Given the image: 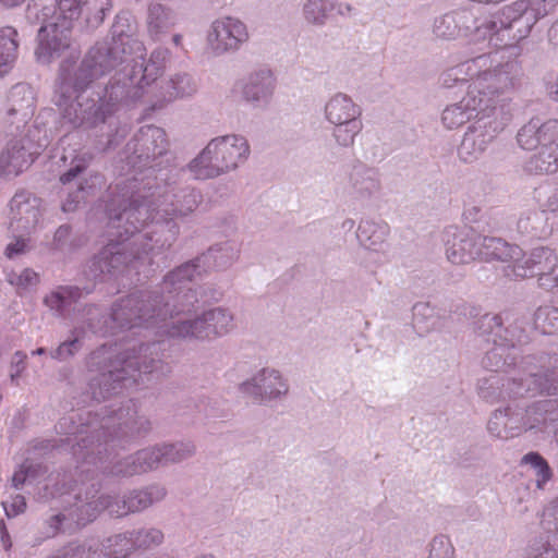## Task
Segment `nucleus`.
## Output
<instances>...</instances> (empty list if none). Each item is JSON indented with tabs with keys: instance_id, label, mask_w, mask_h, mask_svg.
Instances as JSON below:
<instances>
[{
	"instance_id": "51",
	"label": "nucleus",
	"mask_w": 558,
	"mask_h": 558,
	"mask_svg": "<svg viewBox=\"0 0 558 558\" xmlns=\"http://www.w3.org/2000/svg\"><path fill=\"white\" fill-rule=\"evenodd\" d=\"M502 12L507 20L509 21L508 26H512V24H524L525 35L531 32L532 15L530 10V0H518L513 2L511 5L504 8Z\"/></svg>"
},
{
	"instance_id": "55",
	"label": "nucleus",
	"mask_w": 558,
	"mask_h": 558,
	"mask_svg": "<svg viewBox=\"0 0 558 558\" xmlns=\"http://www.w3.org/2000/svg\"><path fill=\"white\" fill-rule=\"evenodd\" d=\"M206 317L208 327L211 329V338L227 333L232 327L233 316L226 308L216 307L206 311Z\"/></svg>"
},
{
	"instance_id": "62",
	"label": "nucleus",
	"mask_w": 558,
	"mask_h": 558,
	"mask_svg": "<svg viewBox=\"0 0 558 558\" xmlns=\"http://www.w3.org/2000/svg\"><path fill=\"white\" fill-rule=\"evenodd\" d=\"M536 320L542 322L543 331L545 333L558 332V307L538 308L536 312Z\"/></svg>"
},
{
	"instance_id": "2",
	"label": "nucleus",
	"mask_w": 558,
	"mask_h": 558,
	"mask_svg": "<svg viewBox=\"0 0 558 558\" xmlns=\"http://www.w3.org/2000/svg\"><path fill=\"white\" fill-rule=\"evenodd\" d=\"M119 60L107 48H95L87 51L83 59L63 60L60 63L54 104L61 110L65 124L73 129L92 130L107 124L106 141H99L102 150L116 148L128 134L126 125L114 122L106 111L99 93L87 94V88L100 77L113 71Z\"/></svg>"
},
{
	"instance_id": "45",
	"label": "nucleus",
	"mask_w": 558,
	"mask_h": 558,
	"mask_svg": "<svg viewBox=\"0 0 558 558\" xmlns=\"http://www.w3.org/2000/svg\"><path fill=\"white\" fill-rule=\"evenodd\" d=\"M17 32L13 27L0 29V77L8 74L17 56L19 44L15 39Z\"/></svg>"
},
{
	"instance_id": "52",
	"label": "nucleus",
	"mask_w": 558,
	"mask_h": 558,
	"mask_svg": "<svg viewBox=\"0 0 558 558\" xmlns=\"http://www.w3.org/2000/svg\"><path fill=\"white\" fill-rule=\"evenodd\" d=\"M502 325V314H485L474 322V332L481 337H487V341H492L501 335Z\"/></svg>"
},
{
	"instance_id": "64",
	"label": "nucleus",
	"mask_w": 558,
	"mask_h": 558,
	"mask_svg": "<svg viewBox=\"0 0 558 558\" xmlns=\"http://www.w3.org/2000/svg\"><path fill=\"white\" fill-rule=\"evenodd\" d=\"M453 547L445 536H436L430 543V550L427 558H452Z\"/></svg>"
},
{
	"instance_id": "4",
	"label": "nucleus",
	"mask_w": 558,
	"mask_h": 558,
	"mask_svg": "<svg viewBox=\"0 0 558 558\" xmlns=\"http://www.w3.org/2000/svg\"><path fill=\"white\" fill-rule=\"evenodd\" d=\"M524 376L509 386L511 396L534 397L538 393L555 396L533 402L527 409V427L544 432L555 429L558 442V355L542 353L524 356L520 362Z\"/></svg>"
},
{
	"instance_id": "12",
	"label": "nucleus",
	"mask_w": 558,
	"mask_h": 558,
	"mask_svg": "<svg viewBox=\"0 0 558 558\" xmlns=\"http://www.w3.org/2000/svg\"><path fill=\"white\" fill-rule=\"evenodd\" d=\"M129 296H130V294L126 295L125 298L118 300L112 305L110 317H111L112 322H114L117 324L118 327L132 329L135 327L145 326L148 328V327L158 326L160 323H162L163 324L162 327H165L166 331L169 333V336L173 337V338H181V339H189V340H192V339L205 340V339L211 338V335H210L211 329H210V327H208V319L206 317V312H204L202 315L196 316L194 318L182 317V318H178L177 320H172V322L168 323V319H174L175 317H179L180 315L191 314L195 310V306L192 308L191 312H187V313H173V315H170L165 318L151 317L149 319H145V317L138 316V318L134 317V319H131L129 323L123 324L122 320L116 318L114 311L119 306V304L122 303L124 300H126Z\"/></svg>"
},
{
	"instance_id": "1",
	"label": "nucleus",
	"mask_w": 558,
	"mask_h": 558,
	"mask_svg": "<svg viewBox=\"0 0 558 558\" xmlns=\"http://www.w3.org/2000/svg\"><path fill=\"white\" fill-rule=\"evenodd\" d=\"M153 184L137 177L126 178L116 184L107 206L109 222L117 229L114 239L94 255L85 265L82 276L86 283L59 286L44 299L54 315L64 319L89 320L97 310L94 304H82L81 299L90 294L104 276L121 271L148 254H159L171 248L180 233L173 218L159 217L151 209L154 202L147 199Z\"/></svg>"
},
{
	"instance_id": "33",
	"label": "nucleus",
	"mask_w": 558,
	"mask_h": 558,
	"mask_svg": "<svg viewBox=\"0 0 558 558\" xmlns=\"http://www.w3.org/2000/svg\"><path fill=\"white\" fill-rule=\"evenodd\" d=\"M524 376V372L522 371V375L518 378H504L498 374H493L488 377H484L478 379L477 381V393L480 398L489 403H495L506 398H523V396H511L509 391V386L520 380Z\"/></svg>"
},
{
	"instance_id": "36",
	"label": "nucleus",
	"mask_w": 558,
	"mask_h": 558,
	"mask_svg": "<svg viewBox=\"0 0 558 558\" xmlns=\"http://www.w3.org/2000/svg\"><path fill=\"white\" fill-rule=\"evenodd\" d=\"M325 117L330 123L360 119L361 108L345 94L333 95L325 106Z\"/></svg>"
},
{
	"instance_id": "5",
	"label": "nucleus",
	"mask_w": 558,
	"mask_h": 558,
	"mask_svg": "<svg viewBox=\"0 0 558 558\" xmlns=\"http://www.w3.org/2000/svg\"><path fill=\"white\" fill-rule=\"evenodd\" d=\"M110 420L102 416L100 411L71 412L61 417L56 425V430L65 438L60 439L57 448L65 447L78 463L80 472L89 473L92 470L86 465H93L102 473L108 464L106 457L108 449L104 442V428H109Z\"/></svg>"
},
{
	"instance_id": "17",
	"label": "nucleus",
	"mask_w": 558,
	"mask_h": 558,
	"mask_svg": "<svg viewBox=\"0 0 558 558\" xmlns=\"http://www.w3.org/2000/svg\"><path fill=\"white\" fill-rule=\"evenodd\" d=\"M136 32L137 24L135 17L129 11H121L116 15L111 26V41L96 43L87 51L105 47L109 50L110 56L114 52L119 57V60L113 65V70H116L125 62L128 53L145 51L144 44L135 38Z\"/></svg>"
},
{
	"instance_id": "26",
	"label": "nucleus",
	"mask_w": 558,
	"mask_h": 558,
	"mask_svg": "<svg viewBox=\"0 0 558 558\" xmlns=\"http://www.w3.org/2000/svg\"><path fill=\"white\" fill-rule=\"evenodd\" d=\"M470 87L468 94L459 101L447 106L441 114V121L447 129H457L475 116L481 114L489 104L487 98H478Z\"/></svg>"
},
{
	"instance_id": "11",
	"label": "nucleus",
	"mask_w": 558,
	"mask_h": 558,
	"mask_svg": "<svg viewBox=\"0 0 558 558\" xmlns=\"http://www.w3.org/2000/svg\"><path fill=\"white\" fill-rule=\"evenodd\" d=\"M168 146L166 132L161 128L145 125L129 141L123 155L131 168L151 170L158 168V174H160L165 172L162 171V160L159 158L166 157L167 162L171 159Z\"/></svg>"
},
{
	"instance_id": "14",
	"label": "nucleus",
	"mask_w": 558,
	"mask_h": 558,
	"mask_svg": "<svg viewBox=\"0 0 558 558\" xmlns=\"http://www.w3.org/2000/svg\"><path fill=\"white\" fill-rule=\"evenodd\" d=\"M511 274L508 277L514 278H537L538 287L545 290H553L558 287V257L555 251L548 246L533 248L529 255L508 266Z\"/></svg>"
},
{
	"instance_id": "46",
	"label": "nucleus",
	"mask_w": 558,
	"mask_h": 558,
	"mask_svg": "<svg viewBox=\"0 0 558 558\" xmlns=\"http://www.w3.org/2000/svg\"><path fill=\"white\" fill-rule=\"evenodd\" d=\"M111 0H82L81 17L84 19L88 28L99 27L107 14L111 11Z\"/></svg>"
},
{
	"instance_id": "57",
	"label": "nucleus",
	"mask_w": 558,
	"mask_h": 558,
	"mask_svg": "<svg viewBox=\"0 0 558 558\" xmlns=\"http://www.w3.org/2000/svg\"><path fill=\"white\" fill-rule=\"evenodd\" d=\"M433 33L441 39H454L460 36L454 12L444 14L434 22Z\"/></svg>"
},
{
	"instance_id": "20",
	"label": "nucleus",
	"mask_w": 558,
	"mask_h": 558,
	"mask_svg": "<svg viewBox=\"0 0 558 558\" xmlns=\"http://www.w3.org/2000/svg\"><path fill=\"white\" fill-rule=\"evenodd\" d=\"M239 390L258 403H268L286 396L289 386L278 371L263 368L252 378L241 383Z\"/></svg>"
},
{
	"instance_id": "42",
	"label": "nucleus",
	"mask_w": 558,
	"mask_h": 558,
	"mask_svg": "<svg viewBox=\"0 0 558 558\" xmlns=\"http://www.w3.org/2000/svg\"><path fill=\"white\" fill-rule=\"evenodd\" d=\"M493 347L485 352L482 359V365L487 371L498 373L505 371L507 367L515 365L514 351L509 349L505 343L499 342L497 339H492Z\"/></svg>"
},
{
	"instance_id": "34",
	"label": "nucleus",
	"mask_w": 558,
	"mask_h": 558,
	"mask_svg": "<svg viewBox=\"0 0 558 558\" xmlns=\"http://www.w3.org/2000/svg\"><path fill=\"white\" fill-rule=\"evenodd\" d=\"M521 255V250L517 245H511L507 243L501 238L487 236L481 234L480 241V259L489 262V260H500V262H509L519 258Z\"/></svg>"
},
{
	"instance_id": "43",
	"label": "nucleus",
	"mask_w": 558,
	"mask_h": 558,
	"mask_svg": "<svg viewBox=\"0 0 558 558\" xmlns=\"http://www.w3.org/2000/svg\"><path fill=\"white\" fill-rule=\"evenodd\" d=\"M504 325L498 341L505 343L512 351L517 345L527 342V335L524 320L511 313H504Z\"/></svg>"
},
{
	"instance_id": "18",
	"label": "nucleus",
	"mask_w": 558,
	"mask_h": 558,
	"mask_svg": "<svg viewBox=\"0 0 558 558\" xmlns=\"http://www.w3.org/2000/svg\"><path fill=\"white\" fill-rule=\"evenodd\" d=\"M144 94V85L137 84L126 66L109 80L102 93H99V98L112 119V114L120 107L135 104Z\"/></svg>"
},
{
	"instance_id": "40",
	"label": "nucleus",
	"mask_w": 558,
	"mask_h": 558,
	"mask_svg": "<svg viewBox=\"0 0 558 558\" xmlns=\"http://www.w3.org/2000/svg\"><path fill=\"white\" fill-rule=\"evenodd\" d=\"M197 90L195 80L189 73L174 74L165 86H161L160 102H168L175 98L190 97Z\"/></svg>"
},
{
	"instance_id": "50",
	"label": "nucleus",
	"mask_w": 558,
	"mask_h": 558,
	"mask_svg": "<svg viewBox=\"0 0 558 558\" xmlns=\"http://www.w3.org/2000/svg\"><path fill=\"white\" fill-rule=\"evenodd\" d=\"M104 546L113 558H129L136 551L130 530L105 538Z\"/></svg>"
},
{
	"instance_id": "54",
	"label": "nucleus",
	"mask_w": 558,
	"mask_h": 558,
	"mask_svg": "<svg viewBox=\"0 0 558 558\" xmlns=\"http://www.w3.org/2000/svg\"><path fill=\"white\" fill-rule=\"evenodd\" d=\"M26 20L32 25L45 26L49 22H58L56 16V3L49 1L46 4H38L34 1L33 4H28L26 9Z\"/></svg>"
},
{
	"instance_id": "56",
	"label": "nucleus",
	"mask_w": 558,
	"mask_h": 558,
	"mask_svg": "<svg viewBox=\"0 0 558 558\" xmlns=\"http://www.w3.org/2000/svg\"><path fill=\"white\" fill-rule=\"evenodd\" d=\"M78 502H76L70 510L69 517L77 524V525H86L88 522H92L97 517L98 505L95 500L86 497L85 500H82L78 496Z\"/></svg>"
},
{
	"instance_id": "47",
	"label": "nucleus",
	"mask_w": 558,
	"mask_h": 558,
	"mask_svg": "<svg viewBox=\"0 0 558 558\" xmlns=\"http://www.w3.org/2000/svg\"><path fill=\"white\" fill-rule=\"evenodd\" d=\"M336 9V0H307L303 5L305 21L315 26L326 24L328 15Z\"/></svg>"
},
{
	"instance_id": "7",
	"label": "nucleus",
	"mask_w": 558,
	"mask_h": 558,
	"mask_svg": "<svg viewBox=\"0 0 558 558\" xmlns=\"http://www.w3.org/2000/svg\"><path fill=\"white\" fill-rule=\"evenodd\" d=\"M196 453L194 442H159L109 462L102 474L114 478H130L157 470L159 466L181 463Z\"/></svg>"
},
{
	"instance_id": "13",
	"label": "nucleus",
	"mask_w": 558,
	"mask_h": 558,
	"mask_svg": "<svg viewBox=\"0 0 558 558\" xmlns=\"http://www.w3.org/2000/svg\"><path fill=\"white\" fill-rule=\"evenodd\" d=\"M102 416L110 420V427L104 428L102 432L107 448L109 440L130 442L137 437L148 435L153 429L150 420L138 413L137 407L132 400L118 408L114 405L104 407Z\"/></svg>"
},
{
	"instance_id": "30",
	"label": "nucleus",
	"mask_w": 558,
	"mask_h": 558,
	"mask_svg": "<svg viewBox=\"0 0 558 558\" xmlns=\"http://www.w3.org/2000/svg\"><path fill=\"white\" fill-rule=\"evenodd\" d=\"M144 52H136L140 60H134V63L128 69L137 84H142L146 88L163 73L170 52L167 48L158 47L150 53L147 61L144 58Z\"/></svg>"
},
{
	"instance_id": "38",
	"label": "nucleus",
	"mask_w": 558,
	"mask_h": 558,
	"mask_svg": "<svg viewBox=\"0 0 558 558\" xmlns=\"http://www.w3.org/2000/svg\"><path fill=\"white\" fill-rule=\"evenodd\" d=\"M8 113L20 114L24 120L33 116L35 95L33 88L26 83H17L11 87L8 95Z\"/></svg>"
},
{
	"instance_id": "39",
	"label": "nucleus",
	"mask_w": 558,
	"mask_h": 558,
	"mask_svg": "<svg viewBox=\"0 0 558 558\" xmlns=\"http://www.w3.org/2000/svg\"><path fill=\"white\" fill-rule=\"evenodd\" d=\"M518 231L531 239L546 238L551 233L548 225V215L545 210H527L523 213L518 222Z\"/></svg>"
},
{
	"instance_id": "3",
	"label": "nucleus",
	"mask_w": 558,
	"mask_h": 558,
	"mask_svg": "<svg viewBox=\"0 0 558 558\" xmlns=\"http://www.w3.org/2000/svg\"><path fill=\"white\" fill-rule=\"evenodd\" d=\"M240 254L239 245L226 241L211 245L196 257L168 271L156 290H137L130 294L114 311L117 319L129 323L134 317L165 318L173 313H187L197 302L195 290L186 284L202 279L211 270H225L233 265Z\"/></svg>"
},
{
	"instance_id": "61",
	"label": "nucleus",
	"mask_w": 558,
	"mask_h": 558,
	"mask_svg": "<svg viewBox=\"0 0 558 558\" xmlns=\"http://www.w3.org/2000/svg\"><path fill=\"white\" fill-rule=\"evenodd\" d=\"M454 15L460 36H470L472 34L476 36L480 19L474 16V14L469 10L456 11Z\"/></svg>"
},
{
	"instance_id": "10",
	"label": "nucleus",
	"mask_w": 558,
	"mask_h": 558,
	"mask_svg": "<svg viewBox=\"0 0 558 558\" xmlns=\"http://www.w3.org/2000/svg\"><path fill=\"white\" fill-rule=\"evenodd\" d=\"M86 367L89 372L98 373L88 383L89 393L96 401L109 399L124 388L134 386V379L129 375L128 367H124L119 355L112 357L104 347L88 355Z\"/></svg>"
},
{
	"instance_id": "31",
	"label": "nucleus",
	"mask_w": 558,
	"mask_h": 558,
	"mask_svg": "<svg viewBox=\"0 0 558 558\" xmlns=\"http://www.w3.org/2000/svg\"><path fill=\"white\" fill-rule=\"evenodd\" d=\"M527 409L523 415L514 412L510 408L496 410L488 421L487 428L489 433L498 438H513L521 433L530 430L527 427Z\"/></svg>"
},
{
	"instance_id": "44",
	"label": "nucleus",
	"mask_w": 558,
	"mask_h": 558,
	"mask_svg": "<svg viewBox=\"0 0 558 558\" xmlns=\"http://www.w3.org/2000/svg\"><path fill=\"white\" fill-rule=\"evenodd\" d=\"M538 151L533 155L529 162L527 169L535 173H554L558 170V145L556 138L546 146L537 147Z\"/></svg>"
},
{
	"instance_id": "22",
	"label": "nucleus",
	"mask_w": 558,
	"mask_h": 558,
	"mask_svg": "<svg viewBox=\"0 0 558 558\" xmlns=\"http://www.w3.org/2000/svg\"><path fill=\"white\" fill-rule=\"evenodd\" d=\"M71 29L69 22H49L48 25L38 29L37 59L43 63H49L52 59L59 58L70 47Z\"/></svg>"
},
{
	"instance_id": "37",
	"label": "nucleus",
	"mask_w": 558,
	"mask_h": 558,
	"mask_svg": "<svg viewBox=\"0 0 558 558\" xmlns=\"http://www.w3.org/2000/svg\"><path fill=\"white\" fill-rule=\"evenodd\" d=\"M389 234V226L383 220L362 219L359 223L356 238L362 246L379 251Z\"/></svg>"
},
{
	"instance_id": "15",
	"label": "nucleus",
	"mask_w": 558,
	"mask_h": 558,
	"mask_svg": "<svg viewBox=\"0 0 558 558\" xmlns=\"http://www.w3.org/2000/svg\"><path fill=\"white\" fill-rule=\"evenodd\" d=\"M167 345L165 340L154 341L142 343L137 348L118 354L124 367H128L129 375L133 377L134 385L138 383L142 375L163 376L170 372L166 361Z\"/></svg>"
},
{
	"instance_id": "28",
	"label": "nucleus",
	"mask_w": 558,
	"mask_h": 558,
	"mask_svg": "<svg viewBox=\"0 0 558 558\" xmlns=\"http://www.w3.org/2000/svg\"><path fill=\"white\" fill-rule=\"evenodd\" d=\"M481 233L473 228L458 230L447 241L446 254L452 264H469L480 259Z\"/></svg>"
},
{
	"instance_id": "6",
	"label": "nucleus",
	"mask_w": 558,
	"mask_h": 558,
	"mask_svg": "<svg viewBox=\"0 0 558 558\" xmlns=\"http://www.w3.org/2000/svg\"><path fill=\"white\" fill-rule=\"evenodd\" d=\"M184 173V168L172 167L154 178H137L144 183L150 181L153 184L150 192H146L148 198L141 199V203L147 204L153 201L151 209L157 211L159 217L173 218V221L194 213L202 203L203 195L195 187L182 184Z\"/></svg>"
},
{
	"instance_id": "60",
	"label": "nucleus",
	"mask_w": 558,
	"mask_h": 558,
	"mask_svg": "<svg viewBox=\"0 0 558 558\" xmlns=\"http://www.w3.org/2000/svg\"><path fill=\"white\" fill-rule=\"evenodd\" d=\"M83 348V342L78 337H73L61 342L58 348L50 351L53 360L66 361L73 357Z\"/></svg>"
},
{
	"instance_id": "24",
	"label": "nucleus",
	"mask_w": 558,
	"mask_h": 558,
	"mask_svg": "<svg viewBox=\"0 0 558 558\" xmlns=\"http://www.w3.org/2000/svg\"><path fill=\"white\" fill-rule=\"evenodd\" d=\"M167 489L157 483L129 490L123 498L116 504L117 509L112 505L110 512L117 517H124L129 513L144 511L156 502L165 499Z\"/></svg>"
},
{
	"instance_id": "8",
	"label": "nucleus",
	"mask_w": 558,
	"mask_h": 558,
	"mask_svg": "<svg viewBox=\"0 0 558 558\" xmlns=\"http://www.w3.org/2000/svg\"><path fill=\"white\" fill-rule=\"evenodd\" d=\"M250 155V145L242 135L230 134L209 141L187 169L196 180H208L235 170Z\"/></svg>"
},
{
	"instance_id": "53",
	"label": "nucleus",
	"mask_w": 558,
	"mask_h": 558,
	"mask_svg": "<svg viewBox=\"0 0 558 558\" xmlns=\"http://www.w3.org/2000/svg\"><path fill=\"white\" fill-rule=\"evenodd\" d=\"M333 125L332 136L336 143L341 147L353 146L356 135L363 129L361 119L333 123Z\"/></svg>"
},
{
	"instance_id": "59",
	"label": "nucleus",
	"mask_w": 558,
	"mask_h": 558,
	"mask_svg": "<svg viewBox=\"0 0 558 558\" xmlns=\"http://www.w3.org/2000/svg\"><path fill=\"white\" fill-rule=\"evenodd\" d=\"M488 461V451L485 447L471 446L460 454L458 463L462 468L482 466Z\"/></svg>"
},
{
	"instance_id": "32",
	"label": "nucleus",
	"mask_w": 558,
	"mask_h": 558,
	"mask_svg": "<svg viewBox=\"0 0 558 558\" xmlns=\"http://www.w3.org/2000/svg\"><path fill=\"white\" fill-rule=\"evenodd\" d=\"M177 22L175 12L159 2H150L147 7L146 29L150 39L158 41Z\"/></svg>"
},
{
	"instance_id": "49",
	"label": "nucleus",
	"mask_w": 558,
	"mask_h": 558,
	"mask_svg": "<svg viewBox=\"0 0 558 558\" xmlns=\"http://www.w3.org/2000/svg\"><path fill=\"white\" fill-rule=\"evenodd\" d=\"M135 550H149L159 546L163 542V533L161 530L153 526H143L130 530Z\"/></svg>"
},
{
	"instance_id": "21",
	"label": "nucleus",
	"mask_w": 558,
	"mask_h": 558,
	"mask_svg": "<svg viewBox=\"0 0 558 558\" xmlns=\"http://www.w3.org/2000/svg\"><path fill=\"white\" fill-rule=\"evenodd\" d=\"M41 199L29 192L21 191L10 201L9 230L11 233L31 234L41 216Z\"/></svg>"
},
{
	"instance_id": "9",
	"label": "nucleus",
	"mask_w": 558,
	"mask_h": 558,
	"mask_svg": "<svg viewBox=\"0 0 558 558\" xmlns=\"http://www.w3.org/2000/svg\"><path fill=\"white\" fill-rule=\"evenodd\" d=\"M512 113L506 107L485 108L468 126L458 147V155L464 162L477 160L511 121Z\"/></svg>"
},
{
	"instance_id": "63",
	"label": "nucleus",
	"mask_w": 558,
	"mask_h": 558,
	"mask_svg": "<svg viewBox=\"0 0 558 558\" xmlns=\"http://www.w3.org/2000/svg\"><path fill=\"white\" fill-rule=\"evenodd\" d=\"M558 5V0H530L532 26L541 19L553 13Z\"/></svg>"
},
{
	"instance_id": "48",
	"label": "nucleus",
	"mask_w": 558,
	"mask_h": 558,
	"mask_svg": "<svg viewBox=\"0 0 558 558\" xmlns=\"http://www.w3.org/2000/svg\"><path fill=\"white\" fill-rule=\"evenodd\" d=\"M521 464L530 466L535 475L536 487L543 489L553 478V469L547 460L537 451H530L521 458Z\"/></svg>"
},
{
	"instance_id": "19",
	"label": "nucleus",
	"mask_w": 558,
	"mask_h": 558,
	"mask_svg": "<svg viewBox=\"0 0 558 558\" xmlns=\"http://www.w3.org/2000/svg\"><path fill=\"white\" fill-rule=\"evenodd\" d=\"M248 32L246 25L239 19L226 16L213 22L207 40L216 54L228 51H236L242 44L247 41Z\"/></svg>"
},
{
	"instance_id": "35",
	"label": "nucleus",
	"mask_w": 558,
	"mask_h": 558,
	"mask_svg": "<svg viewBox=\"0 0 558 558\" xmlns=\"http://www.w3.org/2000/svg\"><path fill=\"white\" fill-rule=\"evenodd\" d=\"M487 60L488 57L482 54L448 69L440 77L442 86L451 88L457 84H465L470 80H476L478 77V69L486 65Z\"/></svg>"
},
{
	"instance_id": "29",
	"label": "nucleus",
	"mask_w": 558,
	"mask_h": 558,
	"mask_svg": "<svg viewBox=\"0 0 558 558\" xmlns=\"http://www.w3.org/2000/svg\"><path fill=\"white\" fill-rule=\"evenodd\" d=\"M558 136V120L549 119L542 121L539 118H532L517 134L520 147L532 150L546 146Z\"/></svg>"
},
{
	"instance_id": "23",
	"label": "nucleus",
	"mask_w": 558,
	"mask_h": 558,
	"mask_svg": "<svg viewBox=\"0 0 558 558\" xmlns=\"http://www.w3.org/2000/svg\"><path fill=\"white\" fill-rule=\"evenodd\" d=\"M276 89V78L270 69L251 72L241 83V95L254 108L267 107Z\"/></svg>"
},
{
	"instance_id": "41",
	"label": "nucleus",
	"mask_w": 558,
	"mask_h": 558,
	"mask_svg": "<svg viewBox=\"0 0 558 558\" xmlns=\"http://www.w3.org/2000/svg\"><path fill=\"white\" fill-rule=\"evenodd\" d=\"M102 177L98 173L81 181L75 191L69 192L66 198L62 202L63 213L75 211L82 203H85L88 196L94 195L100 189Z\"/></svg>"
},
{
	"instance_id": "27",
	"label": "nucleus",
	"mask_w": 558,
	"mask_h": 558,
	"mask_svg": "<svg viewBox=\"0 0 558 558\" xmlns=\"http://www.w3.org/2000/svg\"><path fill=\"white\" fill-rule=\"evenodd\" d=\"M348 187L356 199H369L381 189L378 169L356 160L348 173Z\"/></svg>"
},
{
	"instance_id": "16",
	"label": "nucleus",
	"mask_w": 558,
	"mask_h": 558,
	"mask_svg": "<svg viewBox=\"0 0 558 558\" xmlns=\"http://www.w3.org/2000/svg\"><path fill=\"white\" fill-rule=\"evenodd\" d=\"M514 63L507 62L493 70L481 71L478 77L470 85V88L478 95V98L489 99L488 108L506 107L512 113L511 99L507 93L514 87L515 78L512 72Z\"/></svg>"
},
{
	"instance_id": "25",
	"label": "nucleus",
	"mask_w": 558,
	"mask_h": 558,
	"mask_svg": "<svg viewBox=\"0 0 558 558\" xmlns=\"http://www.w3.org/2000/svg\"><path fill=\"white\" fill-rule=\"evenodd\" d=\"M31 142L26 138H12L0 145V174L17 175L34 161Z\"/></svg>"
},
{
	"instance_id": "58",
	"label": "nucleus",
	"mask_w": 558,
	"mask_h": 558,
	"mask_svg": "<svg viewBox=\"0 0 558 558\" xmlns=\"http://www.w3.org/2000/svg\"><path fill=\"white\" fill-rule=\"evenodd\" d=\"M77 247L70 225H61L54 232L51 248L60 252H71Z\"/></svg>"
}]
</instances>
